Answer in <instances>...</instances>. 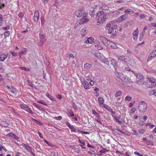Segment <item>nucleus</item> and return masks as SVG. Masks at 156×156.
Segmentation results:
<instances>
[{"label": "nucleus", "instance_id": "obj_1", "mask_svg": "<svg viewBox=\"0 0 156 156\" xmlns=\"http://www.w3.org/2000/svg\"><path fill=\"white\" fill-rule=\"evenodd\" d=\"M146 79L143 83L144 85L147 87L153 88V84H154L156 83V79L153 77H147Z\"/></svg>", "mask_w": 156, "mask_h": 156}, {"label": "nucleus", "instance_id": "obj_2", "mask_svg": "<svg viewBox=\"0 0 156 156\" xmlns=\"http://www.w3.org/2000/svg\"><path fill=\"white\" fill-rule=\"evenodd\" d=\"M138 109L141 113L146 112L147 109V105L144 101H141L140 102L138 105Z\"/></svg>", "mask_w": 156, "mask_h": 156}, {"label": "nucleus", "instance_id": "obj_3", "mask_svg": "<svg viewBox=\"0 0 156 156\" xmlns=\"http://www.w3.org/2000/svg\"><path fill=\"white\" fill-rule=\"evenodd\" d=\"M22 109L29 112L30 114L33 115L34 113L29 106L24 104H20L19 105Z\"/></svg>", "mask_w": 156, "mask_h": 156}, {"label": "nucleus", "instance_id": "obj_4", "mask_svg": "<svg viewBox=\"0 0 156 156\" xmlns=\"http://www.w3.org/2000/svg\"><path fill=\"white\" fill-rule=\"evenodd\" d=\"M86 12H85V9L83 8H80L76 10L75 12V15L78 17H81Z\"/></svg>", "mask_w": 156, "mask_h": 156}, {"label": "nucleus", "instance_id": "obj_5", "mask_svg": "<svg viewBox=\"0 0 156 156\" xmlns=\"http://www.w3.org/2000/svg\"><path fill=\"white\" fill-rule=\"evenodd\" d=\"M88 15V13L86 12L81 20V21L80 22V24H83L89 21V19L87 18Z\"/></svg>", "mask_w": 156, "mask_h": 156}, {"label": "nucleus", "instance_id": "obj_6", "mask_svg": "<svg viewBox=\"0 0 156 156\" xmlns=\"http://www.w3.org/2000/svg\"><path fill=\"white\" fill-rule=\"evenodd\" d=\"M118 59L122 61L128 62L129 61L130 58L129 56H128L121 55L118 57Z\"/></svg>", "mask_w": 156, "mask_h": 156}, {"label": "nucleus", "instance_id": "obj_7", "mask_svg": "<svg viewBox=\"0 0 156 156\" xmlns=\"http://www.w3.org/2000/svg\"><path fill=\"white\" fill-rule=\"evenodd\" d=\"M80 80L84 88L85 89L89 90V85L88 83L85 80L83 77L81 78Z\"/></svg>", "mask_w": 156, "mask_h": 156}, {"label": "nucleus", "instance_id": "obj_8", "mask_svg": "<svg viewBox=\"0 0 156 156\" xmlns=\"http://www.w3.org/2000/svg\"><path fill=\"white\" fill-rule=\"evenodd\" d=\"M115 74L117 78H119L122 81L125 82L126 81V79L124 77V75L123 74L117 72H116Z\"/></svg>", "mask_w": 156, "mask_h": 156}, {"label": "nucleus", "instance_id": "obj_9", "mask_svg": "<svg viewBox=\"0 0 156 156\" xmlns=\"http://www.w3.org/2000/svg\"><path fill=\"white\" fill-rule=\"evenodd\" d=\"M108 34H112L111 36V37L114 38L116 36V30H114L113 28H108Z\"/></svg>", "mask_w": 156, "mask_h": 156}, {"label": "nucleus", "instance_id": "obj_10", "mask_svg": "<svg viewBox=\"0 0 156 156\" xmlns=\"http://www.w3.org/2000/svg\"><path fill=\"white\" fill-rule=\"evenodd\" d=\"M156 56V50H154L150 54L147 58V61L148 62Z\"/></svg>", "mask_w": 156, "mask_h": 156}, {"label": "nucleus", "instance_id": "obj_11", "mask_svg": "<svg viewBox=\"0 0 156 156\" xmlns=\"http://www.w3.org/2000/svg\"><path fill=\"white\" fill-rule=\"evenodd\" d=\"M108 18V15L106 14L104 15L102 17L99 18L97 22L100 23H104Z\"/></svg>", "mask_w": 156, "mask_h": 156}, {"label": "nucleus", "instance_id": "obj_12", "mask_svg": "<svg viewBox=\"0 0 156 156\" xmlns=\"http://www.w3.org/2000/svg\"><path fill=\"white\" fill-rule=\"evenodd\" d=\"M39 14V12L38 11L36 10L35 11L34 16V22H37L38 21Z\"/></svg>", "mask_w": 156, "mask_h": 156}, {"label": "nucleus", "instance_id": "obj_13", "mask_svg": "<svg viewBox=\"0 0 156 156\" xmlns=\"http://www.w3.org/2000/svg\"><path fill=\"white\" fill-rule=\"evenodd\" d=\"M100 40L101 42L104 44L105 46H108V43L109 41L107 40L105 37L103 36H101L100 37Z\"/></svg>", "mask_w": 156, "mask_h": 156}, {"label": "nucleus", "instance_id": "obj_14", "mask_svg": "<svg viewBox=\"0 0 156 156\" xmlns=\"http://www.w3.org/2000/svg\"><path fill=\"white\" fill-rule=\"evenodd\" d=\"M7 87L8 90L13 94H14L16 92V89L12 85L8 86Z\"/></svg>", "mask_w": 156, "mask_h": 156}, {"label": "nucleus", "instance_id": "obj_15", "mask_svg": "<svg viewBox=\"0 0 156 156\" xmlns=\"http://www.w3.org/2000/svg\"><path fill=\"white\" fill-rule=\"evenodd\" d=\"M66 125L69 127V128L70 129L71 132H76V130L74 128V126L72 125L69 122L67 121L66 122Z\"/></svg>", "mask_w": 156, "mask_h": 156}, {"label": "nucleus", "instance_id": "obj_16", "mask_svg": "<svg viewBox=\"0 0 156 156\" xmlns=\"http://www.w3.org/2000/svg\"><path fill=\"white\" fill-rule=\"evenodd\" d=\"M108 44V46H106V47H110L112 49L116 48L117 47L116 45L114 43L111 41H109Z\"/></svg>", "mask_w": 156, "mask_h": 156}, {"label": "nucleus", "instance_id": "obj_17", "mask_svg": "<svg viewBox=\"0 0 156 156\" xmlns=\"http://www.w3.org/2000/svg\"><path fill=\"white\" fill-rule=\"evenodd\" d=\"M97 58L99 59L102 62H104L105 64H108V62L107 59L105 58L103 56H101V57H97Z\"/></svg>", "mask_w": 156, "mask_h": 156}, {"label": "nucleus", "instance_id": "obj_18", "mask_svg": "<svg viewBox=\"0 0 156 156\" xmlns=\"http://www.w3.org/2000/svg\"><path fill=\"white\" fill-rule=\"evenodd\" d=\"M128 17V16L126 14H124V15L121 16L118 19V20L119 22L123 21L126 19Z\"/></svg>", "mask_w": 156, "mask_h": 156}, {"label": "nucleus", "instance_id": "obj_19", "mask_svg": "<svg viewBox=\"0 0 156 156\" xmlns=\"http://www.w3.org/2000/svg\"><path fill=\"white\" fill-rule=\"evenodd\" d=\"M138 32L139 31L137 28L136 30H135L133 31V38L134 40H136L137 39Z\"/></svg>", "mask_w": 156, "mask_h": 156}, {"label": "nucleus", "instance_id": "obj_20", "mask_svg": "<svg viewBox=\"0 0 156 156\" xmlns=\"http://www.w3.org/2000/svg\"><path fill=\"white\" fill-rule=\"evenodd\" d=\"M8 55V54H4L1 55L0 56V61L1 62L4 61L7 58Z\"/></svg>", "mask_w": 156, "mask_h": 156}, {"label": "nucleus", "instance_id": "obj_21", "mask_svg": "<svg viewBox=\"0 0 156 156\" xmlns=\"http://www.w3.org/2000/svg\"><path fill=\"white\" fill-rule=\"evenodd\" d=\"M99 8L100 9L106 11L108 10L109 9V7L108 6L105 4L101 5L100 6Z\"/></svg>", "mask_w": 156, "mask_h": 156}, {"label": "nucleus", "instance_id": "obj_22", "mask_svg": "<svg viewBox=\"0 0 156 156\" xmlns=\"http://www.w3.org/2000/svg\"><path fill=\"white\" fill-rule=\"evenodd\" d=\"M81 34L82 36H84L87 33V28L85 27H83L81 31Z\"/></svg>", "mask_w": 156, "mask_h": 156}, {"label": "nucleus", "instance_id": "obj_23", "mask_svg": "<svg viewBox=\"0 0 156 156\" xmlns=\"http://www.w3.org/2000/svg\"><path fill=\"white\" fill-rule=\"evenodd\" d=\"M135 75L136 76L137 78L141 80H143L144 79V77L143 75L140 73H139L137 74H135Z\"/></svg>", "mask_w": 156, "mask_h": 156}, {"label": "nucleus", "instance_id": "obj_24", "mask_svg": "<svg viewBox=\"0 0 156 156\" xmlns=\"http://www.w3.org/2000/svg\"><path fill=\"white\" fill-rule=\"evenodd\" d=\"M94 41V38L92 37H90L89 38H87V40L86 41V43L92 44L93 43Z\"/></svg>", "mask_w": 156, "mask_h": 156}, {"label": "nucleus", "instance_id": "obj_25", "mask_svg": "<svg viewBox=\"0 0 156 156\" xmlns=\"http://www.w3.org/2000/svg\"><path fill=\"white\" fill-rule=\"evenodd\" d=\"M67 114L69 116H70L73 117L74 116V114L73 112L71 109L68 110H67Z\"/></svg>", "mask_w": 156, "mask_h": 156}, {"label": "nucleus", "instance_id": "obj_26", "mask_svg": "<svg viewBox=\"0 0 156 156\" xmlns=\"http://www.w3.org/2000/svg\"><path fill=\"white\" fill-rule=\"evenodd\" d=\"M114 23V21H111L109 23L107 24L105 27V29L106 30H108L109 28H111V26L112 24H113Z\"/></svg>", "mask_w": 156, "mask_h": 156}, {"label": "nucleus", "instance_id": "obj_27", "mask_svg": "<svg viewBox=\"0 0 156 156\" xmlns=\"http://www.w3.org/2000/svg\"><path fill=\"white\" fill-rule=\"evenodd\" d=\"M92 65L89 63H86L84 65V68L86 69H88L92 67Z\"/></svg>", "mask_w": 156, "mask_h": 156}, {"label": "nucleus", "instance_id": "obj_28", "mask_svg": "<svg viewBox=\"0 0 156 156\" xmlns=\"http://www.w3.org/2000/svg\"><path fill=\"white\" fill-rule=\"evenodd\" d=\"M98 102L100 104L99 106L103 105L104 102V99L103 97H99L98 98Z\"/></svg>", "mask_w": 156, "mask_h": 156}, {"label": "nucleus", "instance_id": "obj_29", "mask_svg": "<svg viewBox=\"0 0 156 156\" xmlns=\"http://www.w3.org/2000/svg\"><path fill=\"white\" fill-rule=\"evenodd\" d=\"M27 52L26 49L24 48L22 51H20L19 53V55H25Z\"/></svg>", "mask_w": 156, "mask_h": 156}, {"label": "nucleus", "instance_id": "obj_30", "mask_svg": "<svg viewBox=\"0 0 156 156\" xmlns=\"http://www.w3.org/2000/svg\"><path fill=\"white\" fill-rule=\"evenodd\" d=\"M100 117L99 114V116L97 115L96 116L95 118V120L98 122L100 123L101 125H102V123L100 119Z\"/></svg>", "mask_w": 156, "mask_h": 156}, {"label": "nucleus", "instance_id": "obj_31", "mask_svg": "<svg viewBox=\"0 0 156 156\" xmlns=\"http://www.w3.org/2000/svg\"><path fill=\"white\" fill-rule=\"evenodd\" d=\"M112 116L115 119V121L118 123L120 124L121 123V121H120L118 117H117L115 115H112Z\"/></svg>", "mask_w": 156, "mask_h": 156}, {"label": "nucleus", "instance_id": "obj_32", "mask_svg": "<svg viewBox=\"0 0 156 156\" xmlns=\"http://www.w3.org/2000/svg\"><path fill=\"white\" fill-rule=\"evenodd\" d=\"M99 89L97 87H95L94 89V93L95 94V96L96 97H98L99 96V94L98 92L99 91Z\"/></svg>", "mask_w": 156, "mask_h": 156}, {"label": "nucleus", "instance_id": "obj_33", "mask_svg": "<svg viewBox=\"0 0 156 156\" xmlns=\"http://www.w3.org/2000/svg\"><path fill=\"white\" fill-rule=\"evenodd\" d=\"M80 151V147L77 146H76L74 147V151L77 153H79Z\"/></svg>", "mask_w": 156, "mask_h": 156}, {"label": "nucleus", "instance_id": "obj_34", "mask_svg": "<svg viewBox=\"0 0 156 156\" xmlns=\"http://www.w3.org/2000/svg\"><path fill=\"white\" fill-rule=\"evenodd\" d=\"M44 141L46 144L51 147H54V145L51 142L48 141L45 139H44Z\"/></svg>", "mask_w": 156, "mask_h": 156}, {"label": "nucleus", "instance_id": "obj_35", "mask_svg": "<svg viewBox=\"0 0 156 156\" xmlns=\"http://www.w3.org/2000/svg\"><path fill=\"white\" fill-rule=\"evenodd\" d=\"M122 92L120 91H117L115 94V97H118L121 96L122 95Z\"/></svg>", "mask_w": 156, "mask_h": 156}, {"label": "nucleus", "instance_id": "obj_36", "mask_svg": "<svg viewBox=\"0 0 156 156\" xmlns=\"http://www.w3.org/2000/svg\"><path fill=\"white\" fill-rule=\"evenodd\" d=\"M4 23V20L3 18V16L2 14H0V26L2 25Z\"/></svg>", "mask_w": 156, "mask_h": 156}, {"label": "nucleus", "instance_id": "obj_37", "mask_svg": "<svg viewBox=\"0 0 156 156\" xmlns=\"http://www.w3.org/2000/svg\"><path fill=\"white\" fill-rule=\"evenodd\" d=\"M18 68L20 69L23 70L25 71H30V70L29 69H27L25 67H18Z\"/></svg>", "mask_w": 156, "mask_h": 156}, {"label": "nucleus", "instance_id": "obj_38", "mask_svg": "<svg viewBox=\"0 0 156 156\" xmlns=\"http://www.w3.org/2000/svg\"><path fill=\"white\" fill-rule=\"evenodd\" d=\"M145 32V31H144V32H142L140 35V36H139V40L141 41H142L143 38H144V32Z\"/></svg>", "mask_w": 156, "mask_h": 156}, {"label": "nucleus", "instance_id": "obj_39", "mask_svg": "<svg viewBox=\"0 0 156 156\" xmlns=\"http://www.w3.org/2000/svg\"><path fill=\"white\" fill-rule=\"evenodd\" d=\"M125 12L126 13H129V12H131L132 14H133V11H132V10L131 9H128L125 11Z\"/></svg>", "mask_w": 156, "mask_h": 156}, {"label": "nucleus", "instance_id": "obj_40", "mask_svg": "<svg viewBox=\"0 0 156 156\" xmlns=\"http://www.w3.org/2000/svg\"><path fill=\"white\" fill-rule=\"evenodd\" d=\"M46 95L48 98H50V100H51V101H54V98L51 95H49L48 93H47L46 94Z\"/></svg>", "mask_w": 156, "mask_h": 156}, {"label": "nucleus", "instance_id": "obj_41", "mask_svg": "<svg viewBox=\"0 0 156 156\" xmlns=\"http://www.w3.org/2000/svg\"><path fill=\"white\" fill-rule=\"evenodd\" d=\"M95 47H97V49H98L99 50H100L103 49V48L102 45L98 44H97V45H95Z\"/></svg>", "mask_w": 156, "mask_h": 156}, {"label": "nucleus", "instance_id": "obj_42", "mask_svg": "<svg viewBox=\"0 0 156 156\" xmlns=\"http://www.w3.org/2000/svg\"><path fill=\"white\" fill-rule=\"evenodd\" d=\"M104 12L103 11H100L98 12L97 14V16L99 17L101 15L104 14Z\"/></svg>", "mask_w": 156, "mask_h": 156}, {"label": "nucleus", "instance_id": "obj_43", "mask_svg": "<svg viewBox=\"0 0 156 156\" xmlns=\"http://www.w3.org/2000/svg\"><path fill=\"white\" fill-rule=\"evenodd\" d=\"M132 98L129 95L127 96L125 98V101H130L132 100Z\"/></svg>", "mask_w": 156, "mask_h": 156}, {"label": "nucleus", "instance_id": "obj_44", "mask_svg": "<svg viewBox=\"0 0 156 156\" xmlns=\"http://www.w3.org/2000/svg\"><path fill=\"white\" fill-rule=\"evenodd\" d=\"M155 90H150L148 93L149 95L150 96H151L153 95H154V92Z\"/></svg>", "mask_w": 156, "mask_h": 156}, {"label": "nucleus", "instance_id": "obj_45", "mask_svg": "<svg viewBox=\"0 0 156 156\" xmlns=\"http://www.w3.org/2000/svg\"><path fill=\"white\" fill-rule=\"evenodd\" d=\"M10 35V32L9 31H5L4 33V36L5 37H9Z\"/></svg>", "mask_w": 156, "mask_h": 156}, {"label": "nucleus", "instance_id": "obj_46", "mask_svg": "<svg viewBox=\"0 0 156 156\" xmlns=\"http://www.w3.org/2000/svg\"><path fill=\"white\" fill-rule=\"evenodd\" d=\"M92 112L93 114L95 116H99V113L97 112L95 109H92Z\"/></svg>", "mask_w": 156, "mask_h": 156}, {"label": "nucleus", "instance_id": "obj_47", "mask_svg": "<svg viewBox=\"0 0 156 156\" xmlns=\"http://www.w3.org/2000/svg\"><path fill=\"white\" fill-rule=\"evenodd\" d=\"M71 66H72V68L73 69H74L76 67V64L75 63V61H73L72 62Z\"/></svg>", "mask_w": 156, "mask_h": 156}, {"label": "nucleus", "instance_id": "obj_48", "mask_svg": "<svg viewBox=\"0 0 156 156\" xmlns=\"http://www.w3.org/2000/svg\"><path fill=\"white\" fill-rule=\"evenodd\" d=\"M37 102L38 103L41 104L43 105H47V104L45 103V101L43 100H41L39 101H37Z\"/></svg>", "mask_w": 156, "mask_h": 156}, {"label": "nucleus", "instance_id": "obj_49", "mask_svg": "<svg viewBox=\"0 0 156 156\" xmlns=\"http://www.w3.org/2000/svg\"><path fill=\"white\" fill-rule=\"evenodd\" d=\"M108 151V150H107L105 148H103V149L101 150L100 152L101 153L104 154Z\"/></svg>", "mask_w": 156, "mask_h": 156}, {"label": "nucleus", "instance_id": "obj_50", "mask_svg": "<svg viewBox=\"0 0 156 156\" xmlns=\"http://www.w3.org/2000/svg\"><path fill=\"white\" fill-rule=\"evenodd\" d=\"M54 118L57 120H60L62 119V117L61 116H59L57 117H54Z\"/></svg>", "mask_w": 156, "mask_h": 156}, {"label": "nucleus", "instance_id": "obj_51", "mask_svg": "<svg viewBox=\"0 0 156 156\" xmlns=\"http://www.w3.org/2000/svg\"><path fill=\"white\" fill-rule=\"evenodd\" d=\"M24 16V14L22 12H20L19 14L18 15V16L20 18H22Z\"/></svg>", "mask_w": 156, "mask_h": 156}, {"label": "nucleus", "instance_id": "obj_52", "mask_svg": "<svg viewBox=\"0 0 156 156\" xmlns=\"http://www.w3.org/2000/svg\"><path fill=\"white\" fill-rule=\"evenodd\" d=\"M95 11L93 9L92 10H90V11L89 13L91 15V16H92V15H94V14L95 13Z\"/></svg>", "mask_w": 156, "mask_h": 156}, {"label": "nucleus", "instance_id": "obj_53", "mask_svg": "<svg viewBox=\"0 0 156 156\" xmlns=\"http://www.w3.org/2000/svg\"><path fill=\"white\" fill-rule=\"evenodd\" d=\"M145 131V130L143 129H141L138 130L139 132L140 133H143Z\"/></svg>", "mask_w": 156, "mask_h": 156}, {"label": "nucleus", "instance_id": "obj_54", "mask_svg": "<svg viewBox=\"0 0 156 156\" xmlns=\"http://www.w3.org/2000/svg\"><path fill=\"white\" fill-rule=\"evenodd\" d=\"M41 25L42 26L44 24V19L43 17V16H42L41 18Z\"/></svg>", "mask_w": 156, "mask_h": 156}, {"label": "nucleus", "instance_id": "obj_55", "mask_svg": "<svg viewBox=\"0 0 156 156\" xmlns=\"http://www.w3.org/2000/svg\"><path fill=\"white\" fill-rule=\"evenodd\" d=\"M37 108L40 110L44 111V108L39 105L37 107Z\"/></svg>", "mask_w": 156, "mask_h": 156}, {"label": "nucleus", "instance_id": "obj_56", "mask_svg": "<svg viewBox=\"0 0 156 156\" xmlns=\"http://www.w3.org/2000/svg\"><path fill=\"white\" fill-rule=\"evenodd\" d=\"M10 52L11 53L12 56H17V53H16L13 51H10Z\"/></svg>", "mask_w": 156, "mask_h": 156}, {"label": "nucleus", "instance_id": "obj_57", "mask_svg": "<svg viewBox=\"0 0 156 156\" xmlns=\"http://www.w3.org/2000/svg\"><path fill=\"white\" fill-rule=\"evenodd\" d=\"M14 134V133H13L12 132H10L7 134V136H9L13 138V136Z\"/></svg>", "mask_w": 156, "mask_h": 156}, {"label": "nucleus", "instance_id": "obj_58", "mask_svg": "<svg viewBox=\"0 0 156 156\" xmlns=\"http://www.w3.org/2000/svg\"><path fill=\"white\" fill-rule=\"evenodd\" d=\"M26 149H27L28 151H29L31 149V147L28 145L26 147Z\"/></svg>", "mask_w": 156, "mask_h": 156}, {"label": "nucleus", "instance_id": "obj_59", "mask_svg": "<svg viewBox=\"0 0 156 156\" xmlns=\"http://www.w3.org/2000/svg\"><path fill=\"white\" fill-rule=\"evenodd\" d=\"M134 154L138 156H143V155L140 154L139 152L137 151H135L134 153Z\"/></svg>", "mask_w": 156, "mask_h": 156}, {"label": "nucleus", "instance_id": "obj_60", "mask_svg": "<svg viewBox=\"0 0 156 156\" xmlns=\"http://www.w3.org/2000/svg\"><path fill=\"white\" fill-rule=\"evenodd\" d=\"M40 38L42 41L44 37V35L41 34H39Z\"/></svg>", "mask_w": 156, "mask_h": 156}, {"label": "nucleus", "instance_id": "obj_61", "mask_svg": "<svg viewBox=\"0 0 156 156\" xmlns=\"http://www.w3.org/2000/svg\"><path fill=\"white\" fill-rule=\"evenodd\" d=\"M79 142L81 144L84 145L85 144V141H82L80 140V139L79 140Z\"/></svg>", "mask_w": 156, "mask_h": 156}, {"label": "nucleus", "instance_id": "obj_62", "mask_svg": "<svg viewBox=\"0 0 156 156\" xmlns=\"http://www.w3.org/2000/svg\"><path fill=\"white\" fill-rule=\"evenodd\" d=\"M68 57L69 58H74V57L73 54L72 53H70L68 55Z\"/></svg>", "mask_w": 156, "mask_h": 156}, {"label": "nucleus", "instance_id": "obj_63", "mask_svg": "<svg viewBox=\"0 0 156 156\" xmlns=\"http://www.w3.org/2000/svg\"><path fill=\"white\" fill-rule=\"evenodd\" d=\"M111 63L113 65H114V64H115V60L114 59H112L111 60Z\"/></svg>", "mask_w": 156, "mask_h": 156}, {"label": "nucleus", "instance_id": "obj_64", "mask_svg": "<svg viewBox=\"0 0 156 156\" xmlns=\"http://www.w3.org/2000/svg\"><path fill=\"white\" fill-rule=\"evenodd\" d=\"M38 133L39 135V136L41 138V139L44 138V137L43 136V135L40 132H38Z\"/></svg>", "mask_w": 156, "mask_h": 156}]
</instances>
